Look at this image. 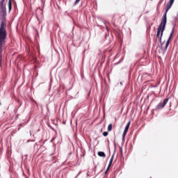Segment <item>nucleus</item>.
I'll use <instances>...</instances> for the list:
<instances>
[{
  "instance_id": "nucleus-2",
  "label": "nucleus",
  "mask_w": 178,
  "mask_h": 178,
  "mask_svg": "<svg viewBox=\"0 0 178 178\" xmlns=\"http://www.w3.org/2000/svg\"><path fill=\"white\" fill-rule=\"evenodd\" d=\"M166 15H163L161 19V22L159 26L156 33V38H159L160 42H162V37L163 36V31H165V27H166Z\"/></svg>"
},
{
  "instance_id": "nucleus-1",
  "label": "nucleus",
  "mask_w": 178,
  "mask_h": 178,
  "mask_svg": "<svg viewBox=\"0 0 178 178\" xmlns=\"http://www.w3.org/2000/svg\"><path fill=\"white\" fill-rule=\"evenodd\" d=\"M6 37H8V32L6 31V22L2 21L0 26V66L1 58H2V48L6 42Z\"/></svg>"
},
{
  "instance_id": "nucleus-9",
  "label": "nucleus",
  "mask_w": 178,
  "mask_h": 178,
  "mask_svg": "<svg viewBox=\"0 0 178 178\" xmlns=\"http://www.w3.org/2000/svg\"><path fill=\"white\" fill-rule=\"evenodd\" d=\"M8 9H9V12L12 10V0L8 1Z\"/></svg>"
},
{
  "instance_id": "nucleus-7",
  "label": "nucleus",
  "mask_w": 178,
  "mask_h": 178,
  "mask_svg": "<svg viewBox=\"0 0 178 178\" xmlns=\"http://www.w3.org/2000/svg\"><path fill=\"white\" fill-rule=\"evenodd\" d=\"M97 155L99 156H101L102 158H105L106 156V155L105 154V152H99L97 153Z\"/></svg>"
},
{
  "instance_id": "nucleus-4",
  "label": "nucleus",
  "mask_w": 178,
  "mask_h": 178,
  "mask_svg": "<svg viewBox=\"0 0 178 178\" xmlns=\"http://www.w3.org/2000/svg\"><path fill=\"white\" fill-rule=\"evenodd\" d=\"M168 101H169V99H165L163 102L159 103L156 106V109H163L166 106V104H168Z\"/></svg>"
},
{
  "instance_id": "nucleus-6",
  "label": "nucleus",
  "mask_w": 178,
  "mask_h": 178,
  "mask_svg": "<svg viewBox=\"0 0 178 178\" xmlns=\"http://www.w3.org/2000/svg\"><path fill=\"white\" fill-rule=\"evenodd\" d=\"M113 158H115V156H112L111 159H110V161L108 163V168L105 172V175H106V173H108V171L109 170V169H111V166H112V163L113 162Z\"/></svg>"
},
{
  "instance_id": "nucleus-5",
  "label": "nucleus",
  "mask_w": 178,
  "mask_h": 178,
  "mask_svg": "<svg viewBox=\"0 0 178 178\" xmlns=\"http://www.w3.org/2000/svg\"><path fill=\"white\" fill-rule=\"evenodd\" d=\"M173 34H175V29H172L170 33V35L166 42L165 47L164 48V51H166V49H168V47H169V44H170V40L172 39V37H173Z\"/></svg>"
},
{
  "instance_id": "nucleus-14",
  "label": "nucleus",
  "mask_w": 178,
  "mask_h": 178,
  "mask_svg": "<svg viewBox=\"0 0 178 178\" xmlns=\"http://www.w3.org/2000/svg\"><path fill=\"white\" fill-rule=\"evenodd\" d=\"M5 1V0H3V1Z\"/></svg>"
},
{
  "instance_id": "nucleus-3",
  "label": "nucleus",
  "mask_w": 178,
  "mask_h": 178,
  "mask_svg": "<svg viewBox=\"0 0 178 178\" xmlns=\"http://www.w3.org/2000/svg\"><path fill=\"white\" fill-rule=\"evenodd\" d=\"M175 0H170L169 3L167 4L165 7V13H164L163 16L165 15V19L167 20L166 15H168V12H169V9L172 8V5H173Z\"/></svg>"
},
{
  "instance_id": "nucleus-13",
  "label": "nucleus",
  "mask_w": 178,
  "mask_h": 178,
  "mask_svg": "<svg viewBox=\"0 0 178 178\" xmlns=\"http://www.w3.org/2000/svg\"><path fill=\"white\" fill-rule=\"evenodd\" d=\"M79 2H80V0H76L74 5L76 6V5H77V3H79Z\"/></svg>"
},
{
  "instance_id": "nucleus-12",
  "label": "nucleus",
  "mask_w": 178,
  "mask_h": 178,
  "mask_svg": "<svg viewBox=\"0 0 178 178\" xmlns=\"http://www.w3.org/2000/svg\"><path fill=\"white\" fill-rule=\"evenodd\" d=\"M103 136H104V137H106V136H108V131H104V132L103 133Z\"/></svg>"
},
{
  "instance_id": "nucleus-11",
  "label": "nucleus",
  "mask_w": 178,
  "mask_h": 178,
  "mask_svg": "<svg viewBox=\"0 0 178 178\" xmlns=\"http://www.w3.org/2000/svg\"><path fill=\"white\" fill-rule=\"evenodd\" d=\"M126 134H127V132L126 131H124L123 134H122L123 138H124V137H126Z\"/></svg>"
},
{
  "instance_id": "nucleus-8",
  "label": "nucleus",
  "mask_w": 178,
  "mask_h": 178,
  "mask_svg": "<svg viewBox=\"0 0 178 178\" xmlns=\"http://www.w3.org/2000/svg\"><path fill=\"white\" fill-rule=\"evenodd\" d=\"M130 124H131V122H128V123L127 124L126 127H125V129L124 130V131H129V129L130 127Z\"/></svg>"
},
{
  "instance_id": "nucleus-10",
  "label": "nucleus",
  "mask_w": 178,
  "mask_h": 178,
  "mask_svg": "<svg viewBox=\"0 0 178 178\" xmlns=\"http://www.w3.org/2000/svg\"><path fill=\"white\" fill-rule=\"evenodd\" d=\"M112 127H113L112 124H110L108 126V128H107L108 131H112Z\"/></svg>"
}]
</instances>
